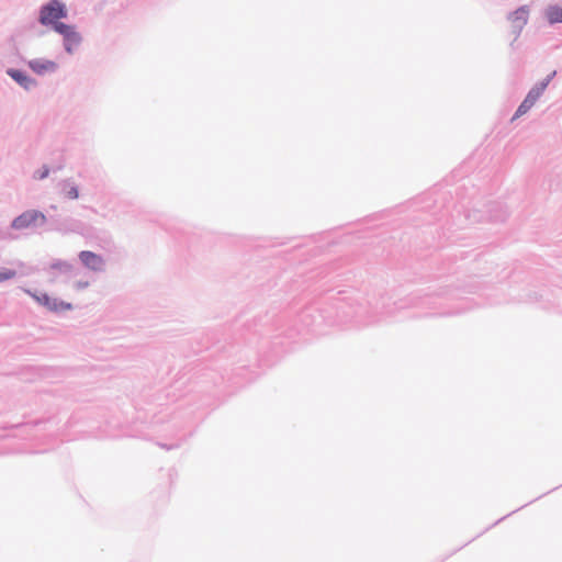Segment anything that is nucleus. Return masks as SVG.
<instances>
[{
  "label": "nucleus",
  "mask_w": 562,
  "mask_h": 562,
  "mask_svg": "<svg viewBox=\"0 0 562 562\" xmlns=\"http://www.w3.org/2000/svg\"><path fill=\"white\" fill-rule=\"evenodd\" d=\"M46 215L35 209H29L15 216L10 225L1 231L0 238L5 241H13L21 237L22 234L35 232L45 225Z\"/></svg>",
  "instance_id": "f257e3e1"
},
{
  "label": "nucleus",
  "mask_w": 562,
  "mask_h": 562,
  "mask_svg": "<svg viewBox=\"0 0 562 562\" xmlns=\"http://www.w3.org/2000/svg\"><path fill=\"white\" fill-rule=\"evenodd\" d=\"M68 18V9L61 0H49L38 9L37 21L42 26L56 31L57 25H65L63 19Z\"/></svg>",
  "instance_id": "f03ea898"
},
{
  "label": "nucleus",
  "mask_w": 562,
  "mask_h": 562,
  "mask_svg": "<svg viewBox=\"0 0 562 562\" xmlns=\"http://www.w3.org/2000/svg\"><path fill=\"white\" fill-rule=\"evenodd\" d=\"M531 9L528 4H522L506 14V21L509 23V32L513 35L510 46L520 37L525 26L529 22Z\"/></svg>",
  "instance_id": "7ed1b4c3"
},
{
  "label": "nucleus",
  "mask_w": 562,
  "mask_h": 562,
  "mask_svg": "<svg viewBox=\"0 0 562 562\" xmlns=\"http://www.w3.org/2000/svg\"><path fill=\"white\" fill-rule=\"evenodd\" d=\"M54 32L61 36V45L65 53L75 55L79 50L83 36L75 24L57 25Z\"/></svg>",
  "instance_id": "20e7f679"
},
{
  "label": "nucleus",
  "mask_w": 562,
  "mask_h": 562,
  "mask_svg": "<svg viewBox=\"0 0 562 562\" xmlns=\"http://www.w3.org/2000/svg\"><path fill=\"white\" fill-rule=\"evenodd\" d=\"M24 293L30 295L38 305L45 307L47 311L53 313H60L64 311L72 310V304L59 300L57 297L49 296L45 292H37L31 289L23 288Z\"/></svg>",
  "instance_id": "39448f33"
},
{
  "label": "nucleus",
  "mask_w": 562,
  "mask_h": 562,
  "mask_svg": "<svg viewBox=\"0 0 562 562\" xmlns=\"http://www.w3.org/2000/svg\"><path fill=\"white\" fill-rule=\"evenodd\" d=\"M543 85H535L527 93L522 102L517 108L515 114L512 117V121L517 120L518 117L525 115L540 99L543 94Z\"/></svg>",
  "instance_id": "423d86ee"
},
{
  "label": "nucleus",
  "mask_w": 562,
  "mask_h": 562,
  "mask_svg": "<svg viewBox=\"0 0 562 562\" xmlns=\"http://www.w3.org/2000/svg\"><path fill=\"white\" fill-rule=\"evenodd\" d=\"M78 258L82 266L93 272H103L105 269V260L101 255L93 251L82 250Z\"/></svg>",
  "instance_id": "0eeeda50"
},
{
  "label": "nucleus",
  "mask_w": 562,
  "mask_h": 562,
  "mask_svg": "<svg viewBox=\"0 0 562 562\" xmlns=\"http://www.w3.org/2000/svg\"><path fill=\"white\" fill-rule=\"evenodd\" d=\"M29 68L38 76L54 74L58 70V64L47 58H33L27 61Z\"/></svg>",
  "instance_id": "6e6552de"
},
{
  "label": "nucleus",
  "mask_w": 562,
  "mask_h": 562,
  "mask_svg": "<svg viewBox=\"0 0 562 562\" xmlns=\"http://www.w3.org/2000/svg\"><path fill=\"white\" fill-rule=\"evenodd\" d=\"M7 75L14 80L21 88H23L26 91L33 90L37 87V81L33 77L29 76L25 71L15 69V68H8Z\"/></svg>",
  "instance_id": "1a4fd4ad"
},
{
  "label": "nucleus",
  "mask_w": 562,
  "mask_h": 562,
  "mask_svg": "<svg viewBox=\"0 0 562 562\" xmlns=\"http://www.w3.org/2000/svg\"><path fill=\"white\" fill-rule=\"evenodd\" d=\"M58 187L60 188V194L67 199V200H77L79 199V188L76 184V182L70 179H64L58 183Z\"/></svg>",
  "instance_id": "9d476101"
},
{
  "label": "nucleus",
  "mask_w": 562,
  "mask_h": 562,
  "mask_svg": "<svg viewBox=\"0 0 562 562\" xmlns=\"http://www.w3.org/2000/svg\"><path fill=\"white\" fill-rule=\"evenodd\" d=\"M543 16L550 25L562 23V7L549 4L543 10Z\"/></svg>",
  "instance_id": "9b49d317"
},
{
  "label": "nucleus",
  "mask_w": 562,
  "mask_h": 562,
  "mask_svg": "<svg viewBox=\"0 0 562 562\" xmlns=\"http://www.w3.org/2000/svg\"><path fill=\"white\" fill-rule=\"evenodd\" d=\"M49 268L52 270H56L63 274H67V276H75V267L71 262L69 261H66V260H60V259H57V260H54Z\"/></svg>",
  "instance_id": "f8f14e48"
},
{
  "label": "nucleus",
  "mask_w": 562,
  "mask_h": 562,
  "mask_svg": "<svg viewBox=\"0 0 562 562\" xmlns=\"http://www.w3.org/2000/svg\"><path fill=\"white\" fill-rule=\"evenodd\" d=\"M50 173V168L47 165H43L41 168L33 172V179L35 180H44Z\"/></svg>",
  "instance_id": "ddd939ff"
},
{
  "label": "nucleus",
  "mask_w": 562,
  "mask_h": 562,
  "mask_svg": "<svg viewBox=\"0 0 562 562\" xmlns=\"http://www.w3.org/2000/svg\"><path fill=\"white\" fill-rule=\"evenodd\" d=\"M18 276L16 270L9 269V268H2L0 269V282H4L8 280H11Z\"/></svg>",
  "instance_id": "4468645a"
},
{
  "label": "nucleus",
  "mask_w": 562,
  "mask_h": 562,
  "mask_svg": "<svg viewBox=\"0 0 562 562\" xmlns=\"http://www.w3.org/2000/svg\"><path fill=\"white\" fill-rule=\"evenodd\" d=\"M557 71L553 70L551 74H549L543 80L537 82L536 85H543V91H546L547 87L551 82V80L555 77Z\"/></svg>",
  "instance_id": "2eb2a0df"
},
{
  "label": "nucleus",
  "mask_w": 562,
  "mask_h": 562,
  "mask_svg": "<svg viewBox=\"0 0 562 562\" xmlns=\"http://www.w3.org/2000/svg\"><path fill=\"white\" fill-rule=\"evenodd\" d=\"M76 290L80 291L89 286L88 281H76L72 285Z\"/></svg>",
  "instance_id": "dca6fc26"
},
{
  "label": "nucleus",
  "mask_w": 562,
  "mask_h": 562,
  "mask_svg": "<svg viewBox=\"0 0 562 562\" xmlns=\"http://www.w3.org/2000/svg\"><path fill=\"white\" fill-rule=\"evenodd\" d=\"M31 273V271H24L22 272L23 276H29Z\"/></svg>",
  "instance_id": "f3484780"
}]
</instances>
